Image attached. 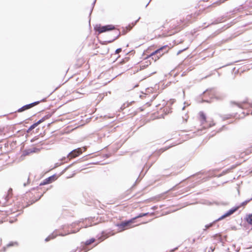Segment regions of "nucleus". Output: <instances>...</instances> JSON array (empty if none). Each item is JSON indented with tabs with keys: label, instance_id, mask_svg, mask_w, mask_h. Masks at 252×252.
<instances>
[{
	"label": "nucleus",
	"instance_id": "1",
	"mask_svg": "<svg viewBox=\"0 0 252 252\" xmlns=\"http://www.w3.org/2000/svg\"><path fill=\"white\" fill-rule=\"evenodd\" d=\"M134 219H131L128 221L123 222L120 224L118 225L119 228V231H121L125 229H128L132 227V223L134 222Z\"/></svg>",
	"mask_w": 252,
	"mask_h": 252
},
{
	"label": "nucleus",
	"instance_id": "2",
	"mask_svg": "<svg viewBox=\"0 0 252 252\" xmlns=\"http://www.w3.org/2000/svg\"><path fill=\"white\" fill-rule=\"evenodd\" d=\"M115 29L114 26L113 25H107L105 26L99 27L97 28V30L100 33L105 32L106 31H109L110 30H112Z\"/></svg>",
	"mask_w": 252,
	"mask_h": 252
},
{
	"label": "nucleus",
	"instance_id": "3",
	"mask_svg": "<svg viewBox=\"0 0 252 252\" xmlns=\"http://www.w3.org/2000/svg\"><path fill=\"white\" fill-rule=\"evenodd\" d=\"M82 153V151L81 148H78L71 152L68 155V158H75L80 155Z\"/></svg>",
	"mask_w": 252,
	"mask_h": 252
},
{
	"label": "nucleus",
	"instance_id": "4",
	"mask_svg": "<svg viewBox=\"0 0 252 252\" xmlns=\"http://www.w3.org/2000/svg\"><path fill=\"white\" fill-rule=\"evenodd\" d=\"M238 207H236L234 209H232L228 211L226 213H225L224 215L222 216L219 219H218L216 221L221 220L230 215L232 214L234 212H235L237 209Z\"/></svg>",
	"mask_w": 252,
	"mask_h": 252
},
{
	"label": "nucleus",
	"instance_id": "5",
	"mask_svg": "<svg viewBox=\"0 0 252 252\" xmlns=\"http://www.w3.org/2000/svg\"><path fill=\"white\" fill-rule=\"evenodd\" d=\"M37 103H38V102H35L34 103H32V104H30L29 105H26V106H24L23 108H21V110H20V111H22L25 110L26 109H29V108L32 107V106H34L35 104H36Z\"/></svg>",
	"mask_w": 252,
	"mask_h": 252
},
{
	"label": "nucleus",
	"instance_id": "6",
	"mask_svg": "<svg viewBox=\"0 0 252 252\" xmlns=\"http://www.w3.org/2000/svg\"><path fill=\"white\" fill-rule=\"evenodd\" d=\"M247 222L250 224H252V215H249L248 216V217H247Z\"/></svg>",
	"mask_w": 252,
	"mask_h": 252
},
{
	"label": "nucleus",
	"instance_id": "7",
	"mask_svg": "<svg viewBox=\"0 0 252 252\" xmlns=\"http://www.w3.org/2000/svg\"><path fill=\"white\" fill-rule=\"evenodd\" d=\"M94 241V239H91V240L86 241V245H88L93 243Z\"/></svg>",
	"mask_w": 252,
	"mask_h": 252
},
{
	"label": "nucleus",
	"instance_id": "8",
	"mask_svg": "<svg viewBox=\"0 0 252 252\" xmlns=\"http://www.w3.org/2000/svg\"><path fill=\"white\" fill-rule=\"evenodd\" d=\"M164 48V47H162L160 49H159L157 50L156 51H155V53L158 54V53H159L160 52V51H161Z\"/></svg>",
	"mask_w": 252,
	"mask_h": 252
},
{
	"label": "nucleus",
	"instance_id": "9",
	"mask_svg": "<svg viewBox=\"0 0 252 252\" xmlns=\"http://www.w3.org/2000/svg\"><path fill=\"white\" fill-rule=\"evenodd\" d=\"M121 51H122V49H121V48L118 49H117V50H116V53L117 54H118V53H119L120 52H121Z\"/></svg>",
	"mask_w": 252,
	"mask_h": 252
},
{
	"label": "nucleus",
	"instance_id": "10",
	"mask_svg": "<svg viewBox=\"0 0 252 252\" xmlns=\"http://www.w3.org/2000/svg\"><path fill=\"white\" fill-rule=\"evenodd\" d=\"M53 237H51V236H49L48 237H47L46 239V241H49V240H50L51 239H53Z\"/></svg>",
	"mask_w": 252,
	"mask_h": 252
},
{
	"label": "nucleus",
	"instance_id": "11",
	"mask_svg": "<svg viewBox=\"0 0 252 252\" xmlns=\"http://www.w3.org/2000/svg\"><path fill=\"white\" fill-rule=\"evenodd\" d=\"M42 121L41 120H40L37 123H36L34 125L35 126H37L38 125H39V124H40L41 123Z\"/></svg>",
	"mask_w": 252,
	"mask_h": 252
},
{
	"label": "nucleus",
	"instance_id": "12",
	"mask_svg": "<svg viewBox=\"0 0 252 252\" xmlns=\"http://www.w3.org/2000/svg\"><path fill=\"white\" fill-rule=\"evenodd\" d=\"M51 179L54 180V177L52 176V177H50V178H48V180H50Z\"/></svg>",
	"mask_w": 252,
	"mask_h": 252
},
{
	"label": "nucleus",
	"instance_id": "13",
	"mask_svg": "<svg viewBox=\"0 0 252 252\" xmlns=\"http://www.w3.org/2000/svg\"><path fill=\"white\" fill-rule=\"evenodd\" d=\"M211 226H212V224H210L209 226H206V227L207 228H208V227H210Z\"/></svg>",
	"mask_w": 252,
	"mask_h": 252
},
{
	"label": "nucleus",
	"instance_id": "14",
	"mask_svg": "<svg viewBox=\"0 0 252 252\" xmlns=\"http://www.w3.org/2000/svg\"><path fill=\"white\" fill-rule=\"evenodd\" d=\"M202 117H203V119H205V116H204V115H202Z\"/></svg>",
	"mask_w": 252,
	"mask_h": 252
},
{
	"label": "nucleus",
	"instance_id": "15",
	"mask_svg": "<svg viewBox=\"0 0 252 252\" xmlns=\"http://www.w3.org/2000/svg\"><path fill=\"white\" fill-rule=\"evenodd\" d=\"M142 215H140V216H139L138 217H137V218L141 217H142Z\"/></svg>",
	"mask_w": 252,
	"mask_h": 252
}]
</instances>
